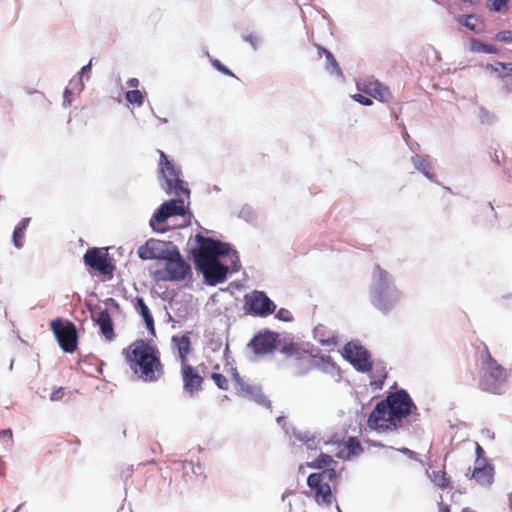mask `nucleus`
<instances>
[{
  "mask_svg": "<svg viewBox=\"0 0 512 512\" xmlns=\"http://www.w3.org/2000/svg\"><path fill=\"white\" fill-rule=\"evenodd\" d=\"M479 460H487V459L484 457L483 448L477 443L476 444V459H475V461H479Z\"/></svg>",
  "mask_w": 512,
  "mask_h": 512,
  "instance_id": "nucleus-44",
  "label": "nucleus"
},
{
  "mask_svg": "<svg viewBox=\"0 0 512 512\" xmlns=\"http://www.w3.org/2000/svg\"><path fill=\"white\" fill-rule=\"evenodd\" d=\"M196 241L199 244V249L194 254L197 268L209 284L215 285L225 281L228 268L219 262L218 257L229 254V244L202 235H197Z\"/></svg>",
  "mask_w": 512,
  "mask_h": 512,
  "instance_id": "nucleus-4",
  "label": "nucleus"
},
{
  "mask_svg": "<svg viewBox=\"0 0 512 512\" xmlns=\"http://www.w3.org/2000/svg\"><path fill=\"white\" fill-rule=\"evenodd\" d=\"M244 40L248 42L254 49H256L260 43V38L256 34H248L244 36Z\"/></svg>",
  "mask_w": 512,
  "mask_h": 512,
  "instance_id": "nucleus-39",
  "label": "nucleus"
},
{
  "mask_svg": "<svg viewBox=\"0 0 512 512\" xmlns=\"http://www.w3.org/2000/svg\"><path fill=\"white\" fill-rule=\"evenodd\" d=\"M345 358L361 372H368L372 368L369 352L362 346L349 342L343 349Z\"/></svg>",
  "mask_w": 512,
  "mask_h": 512,
  "instance_id": "nucleus-13",
  "label": "nucleus"
},
{
  "mask_svg": "<svg viewBox=\"0 0 512 512\" xmlns=\"http://www.w3.org/2000/svg\"><path fill=\"white\" fill-rule=\"evenodd\" d=\"M183 465H184V466H186V465L191 466L192 464H191V462H189V461H184V462H183Z\"/></svg>",
  "mask_w": 512,
  "mask_h": 512,
  "instance_id": "nucleus-49",
  "label": "nucleus"
},
{
  "mask_svg": "<svg viewBox=\"0 0 512 512\" xmlns=\"http://www.w3.org/2000/svg\"><path fill=\"white\" fill-rule=\"evenodd\" d=\"M83 260L87 267L102 275L112 276L115 269L108 258V253L100 248H89L84 254Z\"/></svg>",
  "mask_w": 512,
  "mask_h": 512,
  "instance_id": "nucleus-12",
  "label": "nucleus"
},
{
  "mask_svg": "<svg viewBox=\"0 0 512 512\" xmlns=\"http://www.w3.org/2000/svg\"><path fill=\"white\" fill-rule=\"evenodd\" d=\"M94 321L100 327L102 335L107 341H112L115 337L112 318L108 310L103 309L93 314Z\"/></svg>",
  "mask_w": 512,
  "mask_h": 512,
  "instance_id": "nucleus-19",
  "label": "nucleus"
},
{
  "mask_svg": "<svg viewBox=\"0 0 512 512\" xmlns=\"http://www.w3.org/2000/svg\"><path fill=\"white\" fill-rule=\"evenodd\" d=\"M346 448L348 450V457L357 456L363 451V448H362L360 442L355 437H350L347 440Z\"/></svg>",
  "mask_w": 512,
  "mask_h": 512,
  "instance_id": "nucleus-31",
  "label": "nucleus"
},
{
  "mask_svg": "<svg viewBox=\"0 0 512 512\" xmlns=\"http://www.w3.org/2000/svg\"><path fill=\"white\" fill-rule=\"evenodd\" d=\"M359 91L375 98L380 102H388L392 94L387 86L375 79H365L357 83Z\"/></svg>",
  "mask_w": 512,
  "mask_h": 512,
  "instance_id": "nucleus-15",
  "label": "nucleus"
},
{
  "mask_svg": "<svg viewBox=\"0 0 512 512\" xmlns=\"http://www.w3.org/2000/svg\"><path fill=\"white\" fill-rule=\"evenodd\" d=\"M495 40L505 43L512 42V31L507 30L498 32L495 35Z\"/></svg>",
  "mask_w": 512,
  "mask_h": 512,
  "instance_id": "nucleus-35",
  "label": "nucleus"
},
{
  "mask_svg": "<svg viewBox=\"0 0 512 512\" xmlns=\"http://www.w3.org/2000/svg\"><path fill=\"white\" fill-rule=\"evenodd\" d=\"M336 478L335 469H324L318 473H312L307 478V485L314 491L315 500L318 504L330 505L332 493L330 482Z\"/></svg>",
  "mask_w": 512,
  "mask_h": 512,
  "instance_id": "nucleus-8",
  "label": "nucleus"
},
{
  "mask_svg": "<svg viewBox=\"0 0 512 512\" xmlns=\"http://www.w3.org/2000/svg\"><path fill=\"white\" fill-rule=\"evenodd\" d=\"M180 374L183 389L187 394L194 396L202 390L204 378L189 362L180 364Z\"/></svg>",
  "mask_w": 512,
  "mask_h": 512,
  "instance_id": "nucleus-14",
  "label": "nucleus"
},
{
  "mask_svg": "<svg viewBox=\"0 0 512 512\" xmlns=\"http://www.w3.org/2000/svg\"><path fill=\"white\" fill-rule=\"evenodd\" d=\"M64 388L63 387H57L55 388L52 393L50 394V400L51 401H60L64 397Z\"/></svg>",
  "mask_w": 512,
  "mask_h": 512,
  "instance_id": "nucleus-37",
  "label": "nucleus"
},
{
  "mask_svg": "<svg viewBox=\"0 0 512 512\" xmlns=\"http://www.w3.org/2000/svg\"><path fill=\"white\" fill-rule=\"evenodd\" d=\"M160 172L165 179L163 187L167 194H174L176 199L165 201L150 219V226L156 232H165L166 228L162 226L166 220L173 216L185 215V201L190 197V191L187 184L181 179V172L167 158L166 154L159 150Z\"/></svg>",
  "mask_w": 512,
  "mask_h": 512,
  "instance_id": "nucleus-1",
  "label": "nucleus"
},
{
  "mask_svg": "<svg viewBox=\"0 0 512 512\" xmlns=\"http://www.w3.org/2000/svg\"><path fill=\"white\" fill-rule=\"evenodd\" d=\"M508 0H493L492 6L493 10L501 11L504 7H506Z\"/></svg>",
  "mask_w": 512,
  "mask_h": 512,
  "instance_id": "nucleus-42",
  "label": "nucleus"
},
{
  "mask_svg": "<svg viewBox=\"0 0 512 512\" xmlns=\"http://www.w3.org/2000/svg\"><path fill=\"white\" fill-rule=\"evenodd\" d=\"M332 462L333 459L331 456L327 454H320L311 463H309V466L315 469H324L327 468Z\"/></svg>",
  "mask_w": 512,
  "mask_h": 512,
  "instance_id": "nucleus-29",
  "label": "nucleus"
},
{
  "mask_svg": "<svg viewBox=\"0 0 512 512\" xmlns=\"http://www.w3.org/2000/svg\"><path fill=\"white\" fill-rule=\"evenodd\" d=\"M276 305L263 291H253L244 297V310L257 317H267L275 312Z\"/></svg>",
  "mask_w": 512,
  "mask_h": 512,
  "instance_id": "nucleus-10",
  "label": "nucleus"
},
{
  "mask_svg": "<svg viewBox=\"0 0 512 512\" xmlns=\"http://www.w3.org/2000/svg\"><path fill=\"white\" fill-rule=\"evenodd\" d=\"M314 360L316 361L314 362L313 370H319L323 373H333L337 369L336 364L329 356L315 354Z\"/></svg>",
  "mask_w": 512,
  "mask_h": 512,
  "instance_id": "nucleus-23",
  "label": "nucleus"
},
{
  "mask_svg": "<svg viewBox=\"0 0 512 512\" xmlns=\"http://www.w3.org/2000/svg\"><path fill=\"white\" fill-rule=\"evenodd\" d=\"M50 327L60 348L64 352L73 353L77 349V329L71 321L57 318L51 321Z\"/></svg>",
  "mask_w": 512,
  "mask_h": 512,
  "instance_id": "nucleus-9",
  "label": "nucleus"
},
{
  "mask_svg": "<svg viewBox=\"0 0 512 512\" xmlns=\"http://www.w3.org/2000/svg\"><path fill=\"white\" fill-rule=\"evenodd\" d=\"M278 334L270 331L260 332L253 337L249 346L257 355H265L276 348Z\"/></svg>",
  "mask_w": 512,
  "mask_h": 512,
  "instance_id": "nucleus-16",
  "label": "nucleus"
},
{
  "mask_svg": "<svg viewBox=\"0 0 512 512\" xmlns=\"http://www.w3.org/2000/svg\"><path fill=\"white\" fill-rule=\"evenodd\" d=\"M171 242L149 239L138 248V256L142 260H165L172 250Z\"/></svg>",
  "mask_w": 512,
  "mask_h": 512,
  "instance_id": "nucleus-11",
  "label": "nucleus"
},
{
  "mask_svg": "<svg viewBox=\"0 0 512 512\" xmlns=\"http://www.w3.org/2000/svg\"><path fill=\"white\" fill-rule=\"evenodd\" d=\"M30 221V218H23L13 232L12 241L17 248H21L23 246L25 231L29 226Z\"/></svg>",
  "mask_w": 512,
  "mask_h": 512,
  "instance_id": "nucleus-25",
  "label": "nucleus"
},
{
  "mask_svg": "<svg viewBox=\"0 0 512 512\" xmlns=\"http://www.w3.org/2000/svg\"><path fill=\"white\" fill-rule=\"evenodd\" d=\"M211 379L214 381L216 386L221 390H228L229 383L228 379L221 373H212Z\"/></svg>",
  "mask_w": 512,
  "mask_h": 512,
  "instance_id": "nucleus-33",
  "label": "nucleus"
},
{
  "mask_svg": "<svg viewBox=\"0 0 512 512\" xmlns=\"http://www.w3.org/2000/svg\"><path fill=\"white\" fill-rule=\"evenodd\" d=\"M190 274V265L183 259L179 250L172 247L171 252L165 258L164 271H156L155 277L158 280L182 281Z\"/></svg>",
  "mask_w": 512,
  "mask_h": 512,
  "instance_id": "nucleus-7",
  "label": "nucleus"
},
{
  "mask_svg": "<svg viewBox=\"0 0 512 512\" xmlns=\"http://www.w3.org/2000/svg\"><path fill=\"white\" fill-rule=\"evenodd\" d=\"M172 343L177 350L180 364L189 362L188 356L192 351L189 332L183 335L173 336Z\"/></svg>",
  "mask_w": 512,
  "mask_h": 512,
  "instance_id": "nucleus-20",
  "label": "nucleus"
},
{
  "mask_svg": "<svg viewBox=\"0 0 512 512\" xmlns=\"http://www.w3.org/2000/svg\"><path fill=\"white\" fill-rule=\"evenodd\" d=\"M315 354L308 350L303 352L292 360L291 366L294 374L298 376L305 375L313 370Z\"/></svg>",
  "mask_w": 512,
  "mask_h": 512,
  "instance_id": "nucleus-18",
  "label": "nucleus"
},
{
  "mask_svg": "<svg viewBox=\"0 0 512 512\" xmlns=\"http://www.w3.org/2000/svg\"><path fill=\"white\" fill-rule=\"evenodd\" d=\"M509 503H510V508L512 509V493L509 496Z\"/></svg>",
  "mask_w": 512,
  "mask_h": 512,
  "instance_id": "nucleus-48",
  "label": "nucleus"
},
{
  "mask_svg": "<svg viewBox=\"0 0 512 512\" xmlns=\"http://www.w3.org/2000/svg\"><path fill=\"white\" fill-rule=\"evenodd\" d=\"M129 368L142 382H158L165 374L159 350L144 339H137L123 350Z\"/></svg>",
  "mask_w": 512,
  "mask_h": 512,
  "instance_id": "nucleus-2",
  "label": "nucleus"
},
{
  "mask_svg": "<svg viewBox=\"0 0 512 512\" xmlns=\"http://www.w3.org/2000/svg\"><path fill=\"white\" fill-rule=\"evenodd\" d=\"M127 84L129 87L137 88L139 86V80L137 78H130Z\"/></svg>",
  "mask_w": 512,
  "mask_h": 512,
  "instance_id": "nucleus-45",
  "label": "nucleus"
},
{
  "mask_svg": "<svg viewBox=\"0 0 512 512\" xmlns=\"http://www.w3.org/2000/svg\"><path fill=\"white\" fill-rule=\"evenodd\" d=\"M412 408L415 405L405 390L390 393L375 406L368 417L367 425L377 431L398 429Z\"/></svg>",
  "mask_w": 512,
  "mask_h": 512,
  "instance_id": "nucleus-3",
  "label": "nucleus"
},
{
  "mask_svg": "<svg viewBox=\"0 0 512 512\" xmlns=\"http://www.w3.org/2000/svg\"><path fill=\"white\" fill-rule=\"evenodd\" d=\"M474 19V16L472 15H468L465 19V22H464V25L469 28L470 30L472 31H475V32H478V30L476 29V26L475 24L471 23V20Z\"/></svg>",
  "mask_w": 512,
  "mask_h": 512,
  "instance_id": "nucleus-43",
  "label": "nucleus"
},
{
  "mask_svg": "<svg viewBox=\"0 0 512 512\" xmlns=\"http://www.w3.org/2000/svg\"><path fill=\"white\" fill-rule=\"evenodd\" d=\"M429 477L431 481L441 489H446L450 486V477L445 470H433Z\"/></svg>",
  "mask_w": 512,
  "mask_h": 512,
  "instance_id": "nucleus-26",
  "label": "nucleus"
},
{
  "mask_svg": "<svg viewBox=\"0 0 512 512\" xmlns=\"http://www.w3.org/2000/svg\"><path fill=\"white\" fill-rule=\"evenodd\" d=\"M276 318L279 320H283V321H291L293 317L289 310H287L285 308H281L276 313Z\"/></svg>",
  "mask_w": 512,
  "mask_h": 512,
  "instance_id": "nucleus-36",
  "label": "nucleus"
},
{
  "mask_svg": "<svg viewBox=\"0 0 512 512\" xmlns=\"http://www.w3.org/2000/svg\"><path fill=\"white\" fill-rule=\"evenodd\" d=\"M374 278L380 288L375 292L372 298V303L379 310L386 312L393 303L398 302L400 292L396 288H394L390 293L385 291V288H387L391 282V278L388 272L379 265H376L374 268Z\"/></svg>",
  "mask_w": 512,
  "mask_h": 512,
  "instance_id": "nucleus-6",
  "label": "nucleus"
},
{
  "mask_svg": "<svg viewBox=\"0 0 512 512\" xmlns=\"http://www.w3.org/2000/svg\"><path fill=\"white\" fill-rule=\"evenodd\" d=\"M125 98L130 104L136 105L138 107L142 106L144 103L143 94L140 90L137 89L127 91Z\"/></svg>",
  "mask_w": 512,
  "mask_h": 512,
  "instance_id": "nucleus-30",
  "label": "nucleus"
},
{
  "mask_svg": "<svg viewBox=\"0 0 512 512\" xmlns=\"http://www.w3.org/2000/svg\"><path fill=\"white\" fill-rule=\"evenodd\" d=\"M303 348H301L296 343H288L282 346L281 352L286 355L287 357H290L292 360L296 358L298 355H300L303 352Z\"/></svg>",
  "mask_w": 512,
  "mask_h": 512,
  "instance_id": "nucleus-28",
  "label": "nucleus"
},
{
  "mask_svg": "<svg viewBox=\"0 0 512 512\" xmlns=\"http://www.w3.org/2000/svg\"><path fill=\"white\" fill-rule=\"evenodd\" d=\"M439 512H450V507L444 502L439 503Z\"/></svg>",
  "mask_w": 512,
  "mask_h": 512,
  "instance_id": "nucleus-46",
  "label": "nucleus"
},
{
  "mask_svg": "<svg viewBox=\"0 0 512 512\" xmlns=\"http://www.w3.org/2000/svg\"><path fill=\"white\" fill-rule=\"evenodd\" d=\"M211 63L213 67L217 69L219 72L228 76H234L233 72L230 69H228L225 65H223L219 60L213 59Z\"/></svg>",
  "mask_w": 512,
  "mask_h": 512,
  "instance_id": "nucleus-34",
  "label": "nucleus"
},
{
  "mask_svg": "<svg viewBox=\"0 0 512 512\" xmlns=\"http://www.w3.org/2000/svg\"><path fill=\"white\" fill-rule=\"evenodd\" d=\"M470 50L476 53L498 54L499 49L491 44H485L477 39L470 42Z\"/></svg>",
  "mask_w": 512,
  "mask_h": 512,
  "instance_id": "nucleus-27",
  "label": "nucleus"
},
{
  "mask_svg": "<svg viewBox=\"0 0 512 512\" xmlns=\"http://www.w3.org/2000/svg\"><path fill=\"white\" fill-rule=\"evenodd\" d=\"M317 48H318L319 57H322V55H324L326 58V69L328 71H330L331 73L341 75L342 74L341 69H340L336 59L334 58L333 54L321 46H317Z\"/></svg>",
  "mask_w": 512,
  "mask_h": 512,
  "instance_id": "nucleus-24",
  "label": "nucleus"
},
{
  "mask_svg": "<svg viewBox=\"0 0 512 512\" xmlns=\"http://www.w3.org/2000/svg\"><path fill=\"white\" fill-rule=\"evenodd\" d=\"M0 440L12 444L13 442V433L11 429H4L0 431Z\"/></svg>",
  "mask_w": 512,
  "mask_h": 512,
  "instance_id": "nucleus-38",
  "label": "nucleus"
},
{
  "mask_svg": "<svg viewBox=\"0 0 512 512\" xmlns=\"http://www.w3.org/2000/svg\"><path fill=\"white\" fill-rule=\"evenodd\" d=\"M471 479L480 486L489 487L494 481V467L488 460L475 461Z\"/></svg>",
  "mask_w": 512,
  "mask_h": 512,
  "instance_id": "nucleus-17",
  "label": "nucleus"
},
{
  "mask_svg": "<svg viewBox=\"0 0 512 512\" xmlns=\"http://www.w3.org/2000/svg\"><path fill=\"white\" fill-rule=\"evenodd\" d=\"M90 69H91V62L89 64L85 65L84 67H82L81 72L87 73Z\"/></svg>",
  "mask_w": 512,
  "mask_h": 512,
  "instance_id": "nucleus-47",
  "label": "nucleus"
},
{
  "mask_svg": "<svg viewBox=\"0 0 512 512\" xmlns=\"http://www.w3.org/2000/svg\"><path fill=\"white\" fill-rule=\"evenodd\" d=\"M411 162L415 169L420 171L426 178L430 181H435L433 166L428 157L416 154L411 158Z\"/></svg>",
  "mask_w": 512,
  "mask_h": 512,
  "instance_id": "nucleus-21",
  "label": "nucleus"
},
{
  "mask_svg": "<svg viewBox=\"0 0 512 512\" xmlns=\"http://www.w3.org/2000/svg\"><path fill=\"white\" fill-rule=\"evenodd\" d=\"M352 98L356 102H358L364 106H371L373 104V101L370 98L363 96L362 94H355L352 96Z\"/></svg>",
  "mask_w": 512,
  "mask_h": 512,
  "instance_id": "nucleus-40",
  "label": "nucleus"
},
{
  "mask_svg": "<svg viewBox=\"0 0 512 512\" xmlns=\"http://www.w3.org/2000/svg\"><path fill=\"white\" fill-rule=\"evenodd\" d=\"M507 380V370L492 357L489 348L485 346L481 360L480 389L493 394H501L506 387Z\"/></svg>",
  "mask_w": 512,
  "mask_h": 512,
  "instance_id": "nucleus-5",
  "label": "nucleus"
},
{
  "mask_svg": "<svg viewBox=\"0 0 512 512\" xmlns=\"http://www.w3.org/2000/svg\"><path fill=\"white\" fill-rule=\"evenodd\" d=\"M232 380L235 382L237 386H239L242 390L244 389V382L242 378L240 377L239 373L236 369H232Z\"/></svg>",
  "mask_w": 512,
  "mask_h": 512,
  "instance_id": "nucleus-41",
  "label": "nucleus"
},
{
  "mask_svg": "<svg viewBox=\"0 0 512 512\" xmlns=\"http://www.w3.org/2000/svg\"><path fill=\"white\" fill-rule=\"evenodd\" d=\"M134 307L136 311L142 316L148 331L154 334V319L142 297H136Z\"/></svg>",
  "mask_w": 512,
  "mask_h": 512,
  "instance_id": "nucleus-22",
  "label": "nucleus"
},
{
  "mask_svg": "<svg viewBox=\"0 0 512 512\" xmlns=\"http://www.w3.org/2000/svg\"><path fill=\"white\" fill-rule=\"evenodd\" d=\"M490 68L495 72H498L502 77L512 75V63L506 64L502 62H496V64L494 66L491 65Z\"/></svg>",
  "mask_w": 512,
  "mask_h": 512,
  "instance_id": "nucleus-32",
  "label": "nucleus"
}]
</instances>
